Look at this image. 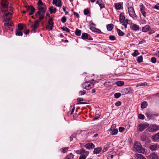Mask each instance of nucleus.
Returning <instances> with one entry per match:
<instances>
[{
	"mask_svg": "<svg viewBox=\"0 0 159 159\" xmlns=\"http://www.w3.org/2000/svg\"><path fill=\"white\" fill-rule=\"evenodd\" d=\"M133 150L136 152L143 153L145 152V149L143 148L140 144L137 142H135L133 148Z\"/></svg>",
	"mask_w": 159,
	"mask_h": 159,
	"instance_id": "nucleus-1",
	"label": "nucleus"
},
{
	"mask_svg": "<svg viewBox=\"0 0 159 159\" xmlns=\"http://www.w3.org/2000/svg\"><path fill=\"white\" fill-rule=\"evenodd\" d=\"M39 11H37V13L39 15V18L40 20H43L44 18L43 14L45 12L46 9L44 8L41 6H38Z\"/></svg>",
	"mask_w": 159,
	"mask_h": 159,
	"instance_id": "nucleus-2",
	"label": "nucleus"
},
{
	"mask_svg": "<svg viewBox=\"0 0 159 159\" xmlns=\"http://www.w3.org/2000/svg\"><path fill=\"white\" fill-rule=\"evenodd\" d=\"M2 12H3V18L5 21H9L11 19V16L12 14L10 12H7L3 9L2 10Z\"/></svg>",
	"mask_w": 159,
	"mask_h": 159,
	"instance_id": "nucleus-3",
	"label": "nucleus"
},
{
	"mask_svg": "<svg viewBox=\"0 0 159 159\" xmlns=\"http://www.w3.org/2000/svg\"><path fill=\"white\" fill-rule=\"evenodd\" d=\"M94 86V84L92 82L86 81L84 83L82 84L83 89L86 90H89Z\"/></svg>",
	"mask_w": 159,
	"mask_h": 159,
	"instance_id": "nucleus-4",
	"label": "nucleus"
},
{
	"mask_svg": "<svg viewBox=\"0 0 159 159\" xmlns=\"http://www.w3.org/2000/svg\"><path fill=\"white\" fill-rule=\"evenodd\" d=\"M128 11L129 16L134 20H136L137 17L135 13L134 8L132 7H129L128 8Z\"/></svg>",
	"mask_w": 159,
	"mask_h": 159,
	"instance_id": "nucleus-5",
	"label": "nucleus"
},
{
	"mask_svg": "<svg viewBox=\"0 0 159 159\" xmlns=\"http://www.w3.org/2000/svg\"><path fill=\"white\" fill-rule=\"evenodd\" d=\"M40 20L39 18L35 20L34 24L32 25H31L32 29L33 30H35L36 29L38 28L39 26V22L41 20Z\"/></svg>",
	"mask_w": 159,
	"mask_h": 159,
	"instance_id": "nucleus-6",
	"label": "nucleus"
},
{
	"mask_svg": "<svg viewBox=\"0 0 159 159\" xmlns=\"http://www.w3.org/2000/svg\"><path fill=\"white\" fill-rule=\"evenodd\" d=\"M148 129L150 132H155L159 129V126L156 125H152L150 126Z\"/></svg>",
	"mask_w": 159,
	"mask_h": 159,
	"instance_id": "nucleus-7",
	"label": "nucleus"
},
{
	"mask_svg": "<svg viewBox=\"0 0 159 159\" xmlns=\"http://www.w3.org/2000/svg\"><path fill=\"white\" fill-rule=\"evenodd\" d=\"M148 125L147 124H140L138 125V130L140 132H142L145 129L148 127Z\"/></svg>",
	"mask_w": 159,
	"mask_h": 159,
	"instance_id": "nucleus-8",
	"label": "nucleus"
},
{
	"mask_svg": "<svg viewBox=\"0 0 159 159\" xmlns=\"http://www.w3.org/2000/svg\"><path fill=\"white\" fill-rule=\"evenodd\" d=\"M149 148L152 151L157 150L159 148V145L157 144L151 145L149 146Z\"/></svg>",
	"mask_w": 159,
	"mask_h": 159,
	"instance_id": "nucleus-9",
	"label": "nucleus"
},
{
	"mask_svg": "<svg viewBox=\"0 0 159 159\" xmlns=\"http://www.w3.org/2000/svg\"><path fill=\"white\" fill-rule=\"evenodd\" d=\"M8 2L6 0H2L1 5L2 7L4 8H7L8 5Z\"/></svg>",
	"mask_w": 159,
	"mask_h": 159,
	"instance_id": "nucleus-10",
	"label": "nucleus"
},
{
	"mask_svg": "<svg viewBox=\"0 0 159 159\" xmlns=\"http://www.w3.org/2000/svg\"><path fill=\"white\" fill-rule=\"evenodd\" d=\"M148 157L149 159H158V156L154 152L150 154Z\"/></svg>",
	"mask_w": 159,
	"mask_h": 159,
	"instance_id": "nucleus-11",
	"label": "nucleus"
},
{
	"mask_svg": "<svg viewBox=\"0 0 159 159\" xmlns=\"http://www.w3.org/2000/svg\"><path fill=\"white\" fill-rule=\"evenodd\" d=\"M130 28L132 30L134 31L138 30L139 29V27L138 25L134 23H133L132 25H131Z\"/></svg>",
	"mask_w": 159,
	"mask_h": 159,
	"instance_id": "nucleus-12",
	"label": "nucleus"
},
{
	"mask_svg": "<svg viewBox=\"0 0 159 159\" xmlns=\"http://www.w3.org/2000/svg\"><path fill=\"white\" fill-rule=\"evenodd\" d=\"M85 148L88 149L93 148L95 147L94 144L92 143H88L85 145Z\"/></svg>",
	"mask_w": 159,
	"mask_h": 159,
	"instance_id": "nucleus-13",
	"label": "nucleus"
},
{
	"mask_svg": "<svg viewBox=\"0 0 159 159\" xmlns=\"http://www.w3.org/2000/svg\"><path fill=\"white\" fill-rule=\"evenodd\" d=\"M125 16L124 14L121 13L120 15L119 21L120 23H123L125 19Z\"/></svg>",
	"mask_w": 159,
	"mask_h": 159,
	"instance_id": "nucleus-14",
	"label": "nucleus"
},
{
	"mask_svg": "<svg viewBox=\"0 0 159 159\" xmlns=\"http://www.w3.org/2000/svg\"><path fill=\"white\" fill-rule=\"evenodd\" d=\"M135 156L136 159H146L140 154H136Z\"/></svg>",
	"mask_w": 159,
	"mask_h": 159,
	"instance_id": "nucleus-15",
	"label": "nucleus"
},
{
	"mask_svg": "<svg viewBox=\"0 0 159 159\" xmlns=\"http://www.w3.org/2000/svg\"><path fill=\"white\" fill-rule=\"evenodd\" d=\"M101 150V147H98L94 149L93 152L94 154H97L99 153Z\"/></svg>",
	"mask_w": 159,
	"mask_h": 159,
	"instance_id": "nucleus-16",
	"label": "nucleus"
},
{
	"mask_svg": "<svg viewBox=\"0 0 159 159\" xmlns=\"http://www.w3.org/2000/svg\"><path fill=\"white\" fill-rule=\"evenodd\" d=\"M110 130L111 132V134L112 135H116L118 132V130L117 129H112V127L111 128Z\"/></svg>",
	"mask_w": 159,
	"mask_h": 159,
	"instance_id": "nucleus-17",
	"label": "nucleus"
},
{
	"mask_svg": "<svg viewBox=\"0 0 159 159\" xmlns=\"http://www.w3.org/2000/svg\"><path fill=\"white\" fill-rule=\"evenodd\" d=\"M152 139L154 141H156L159 139V132L155 134L152 137Z\"/></svg>",
	"mask_w": 159,
	"mask_h": 159,
	"instance_id": "nucleus-18",
	"label": "nucleus"
},
{
	"mask_svg": "<svg viewBox=\"0 0 159 159\" xmlns=\"http://www.w3.org/2000/svg\"><path fill=\"white\" fill-rule=\"evenodd\" d=\"M149 26L148 25H146L143 28L142 30L143 32H146L149 30Z\"/></svg>",
	"mask_w": 159,
	"mask_h": 159,
	"instance_id": "nucleus-19",
	"label": "nucleus"
},
{
	"mask_svg": "<svg viewBox=\"0 0 159 159\" xmlns=\"http://www.w3.org/2000/svg\"><path fill=\"white\" fill-rule=\"evenodd\" d=\"M130 91L129 89V88H124L123 89L121 92L123 94H126L128 93Z\"/></svg>",
	"mask_w": 159,
	"mask_h": 159,
	"instance_id": "nucleus-20",
	"label": "nucleus"
},
{
	"mask_svg": "<svg viewBox=\"0 0 159 159\" xmlns=\"http://www.w3.org/2000/svg\"><path fill=\"white\" fill-rule=\"evenodd\" d=\"M114 155H115V153L111 152L108 154L107 159H112Z\"/></svg>",
	"mask_w": 159,
	"mask_h": 159,
	"instance_id": "nucleus-21",
	"label": "nucleus"
},
{
	"mask_svg": "<svg viewBox=\"0 0 159 159\" xmlns=\"http://www.w3.org/2000/svg\"><path fill=\"white\" fill-rule=\"evenodd\" d=\"M89 34L86 33H83L81 36L82 38L83 39H87L88 38Z\"/></svg>",
	"mask_w": 159,
	"mask_h": 159,
	"instance_id": "nucleus-22",
	"label": "nucleus"
},
{
	"mask_svg": "<svg viewBox=\"0 0 159 159\" xmlns=\"http://www.w3.org/2000/svg\"><path fill=\"white\" fill-rule=\"evenodd\" d=\"M115 84L118 86H121L124 84V82L122 81H118Z\"/></svg>",
	"mask_w": 159,
	"mask_h": 159,
	"instance_id": "nucleus-23",
	"label": "nucleus"
},
{
	"mask_svg": "<svg viewBox=\"0 0 159 159\" xmlns=\"http://www.w3.org/2000/svg\"><path fill=\"white\" fill-rule=\"evenodd\" d=\"M113 27V25L112 24H109L107 25V30L109 31H111Z\"/></svg>",
	"mask_w": 159,
	"mask_h": 159,
	"instance_id": "nucleus-24",
	"label": "nucleus"
},
{
	"mask_svg": "<svg viewBox=\"0 0 159 159\" xmlns=\"http://www.w3.org/2000/svg\"><path fill=\"white\" fill-rule=\"evenodd\" d=\"M4 24V26H5V28L7 30H9L11 31H12V29L10 28V26L9 25V22L5 23Z\"/></svg>",
	"mask_w": 159,
	"mask_h": 159,
	"instance_id": "nucleus-25",
	"label": "nucleus"
},
{
	"mask_svg": "<svg viewBox=\"0 0 159 159\" xmlns=\"http://www.w3.org/2000/svg\"><path fill=\"white\" fill-rule=\"evenodd\" d=\"M148 105L147 102L144 101L141 103V107L142 109L145 108Z\"/></svg>",
	"mask_w": 159,
	"mask_h": 159,
	"instance_id": "nucleus-26",
	"label": "nucleus"
},
{
	"mask_svg": "<svg viewBox=\"0 0 159 159\" xmlns=\"http://www.w3.org/2000/svg\"><path fill=\"white\" fill-rule=\"evenodd\" d=\"M117 30L118 34L119 36H122L124 35V33L123 32H122V31H121L120 30L117 29Z\"/></svg>",
	"mask_w": 159,
	"mask_h": 159,
	"instance_id": "nucleus-27",
	"label": "nucleus"
},
{
	"mask_svg": "<svg viewBox=\"0 0 159 159\" xmlns=\"http://www.w3.org/2000/svg\"><path fill=\"white\" fill-rule=\"evenodd\" d=\"M30 9V12L29 13V15H32L35 11V9L32 6Z\"/></svg>",
	"mask_w": 159,
	"mask_h": 159,
	"instance_id": "nucleus-28",
	"label": "nucleus"
},
{
	"mask_svg": "<svg viewBox=\"0 0 159 159\" xmlns=\"http://www.w3.org/2000/svg\"><path fill=\"white\" fill-rule=\"evenodd\" d=\"M81 31L80 30L76 29L75 31V34L78 36H79L81 35Z\"/></svg>",
	"mask_w": 159,
	"mask_h": 159,
	"instance_id": "nucleus-29",
	"label": "nucleus"
},
{
	"mask_svg": "<svg viewBox=\"0 0 159 159\" xmlns=\"http://www.w3.org/2000/svg\"><path fill=\"white\" fill-rule=\"evenodd\" d=\"M16 35L18 36H22L23 34L21 31L16 30Z\"/></svg>",
	"mask_w": 159,
	"mask_h": 159,
	"instance_id": "nucleus-30",
	"label": "nucleus"
},
{
	"mask_svg": "<svg viewBox=\"0 0 159 159\" xmlns=\"http://www.w3.org/2000/svg\"><path fill=\"white\" fill-rule=\"evenodd\" d=\"M147 85V83L146 82H144L143 83H140L137 84L136 85V87H138L139 86H145Z\"/></svg>",
	"mask_w": 159,
	"mask_h": 159,
	"instance_id": "nucleus-31",
	"label": "nucleus"
},
{
	"mask_svg": "<svg viewBox=\"0 0 159 159\" xmlns=\"http://www.w3.org/2000/svg\"><path fill=\"white\" fill-rule=\"evenodd\" d=\"M141 140L143 142H145L146 141L147 137L144 135H142L140 137Z\"/></svg>",
	"mask_w": 159,
	"mask_h": 159,
	"instance_id": "nucleus-32",
	"label": "nucleus"
},
{
	"mask_svg": "<svg viewBox=\"0 0 159 159\" xmlns=\"http://www.w3.org/2000/svg\"><path fill=\"white\" fill-rule=\"evenodd\" d=\"M143 61V57L142 56H140L138 57V58L137 59V61L139 63Z\"/></svg>",
	"mask_w": 159,
	"mask_h": 159,
	"instance_id": "nucleus-33",
	"label": "nucleus"
},
{
	"mask_svg": "<svg viewBox=\"0 0 159 159\" xmlns=\"http://www.w3.org/2000/svg\"><path fill=\"white\" fill-rule=\"evenodd\" d=\"M124 22L126 24H129V25H132V24H133L132 23V21L131 20H128V19H125Z\"/></svg>",
	"mask_w": 159,
	"mask_h": 159,
	"instance_id": "nucleus-34",
	"label": "nucleus"
},
{
	"mask_svg": "<svg viewBox=\"0 0 159 159\" xmlns=\"http://www.w3.org/2000/svg\"><path fill=\"white\" fill-rule=\"evenodd\" d=\"M139 54V53L138 52V51L137 50H135L134 51V52L132 53V55L133 57H135L137 56Z\"/></svg>",
	"mask_w": 159,
	"mask_h": 159,
	"instance_id": "nucleus-35",
	"label": "nucleus"
},
{
	"mask_svg": "<svg viewBox=\"0 0 159 159\" xmlns=\"http://www.w3.org/2000/svg\"><path fill=\"white\" fill-rule=\"evenodd\" d=\"M48 23L49 25H53L54 23L53 21V19L52 18H51L49 19L48 21Z\"/></svg>",
	"mask_w": 159,
	"mask_h": 159,
	"instance_id": "nucleus-36",
	"label": "nucleus"
},
{
	"mask_svg": "<svg viewBox=\"0 0 159 159\" xmlns=\"http://www.w3.org/2000/svg\"><path fill=\"white\" fill-rule=\"evenodd\" d=\"M139 8L140 9V11L145 10V7L142 3H141L139 5Z\"/></svg>",
	"mask_w": 159,
	"mask_h": 159,
	"instance_id": "nucleus-37",
	"label": "nucleus"
},
{
	"mask_svg": "<svg viewBox=\"0 0 159 159\" xmlns=\"http://www.w3.org/2000/svg\"><path fill=\"white\" fill-rule=\"evenodd\" d=\"M18 30H20V31L22 30L23 29V28H24L23 26L21 24H19L18 25Z\"/></svg>",
	"mask_w": 159,
	"mask_h": 159,
	"instance_id": "nucleus-38",
	"label": "nucleus"
},
{
	"mask_svg": "<svg viewBox=\"0 0 159 159\" xmlns=\"http://www.w3.org/2000/svg\"><path fill=\"white\" fill-rule=\"evenodd\" d=\"M73 157L74 155L72 153H70L68 156L66 157L65 159H70L71 158L73 159Z\"/></svg>",
	"mask_w": 159,
	"mask_h": 159,
	"instance_id": "nucleus-39",
	"label": "nucleus"
},
{
	"mask_svg": "<svg viewBox=\"0 0 159 159\" xmlns=\"http://www.w3.org/2000/svg\"><path fill=\"white\" fill-rule=\"evenodd\" d=\"M121 95V94L119 93H116L114 95L115 98H119L120 97Z\"/></svg>",
	"mask_w": 159,
	"mask_h": 159,
	"instance_id": "nucleus-40",
	"label": "nucleus"
},
{
	"mask_svg": "<svg viewBox=\"0 0 159 159\" xmlns=\"http://www.w3.org/2000/svg\"><path fill=\"white\" fill-rule=\"evenodd\" d=\"M115 7V8L118 10H120L121 9V6L119 3L116 4Z\"/></svg>",
	"mask_w": 159,
	"mask_h": 159,
	"instance_id": "nucleus-41",
	"label": "nucleus"
},
{
	"mask_svg": "<svg viewBox=\"0 0 159 159\" xmlns=\"http://www.w3.org/2000/svg\"><path fill=\"white\" fill-rule=\"evenodd\" d=\"M56 6L57 7H61L62 6L61 0H58Z\"/></svg>",
	"mask_w": 159,
	"mask_h": 159,
	"instance_id": "nucleus-42",
	"label": "nucleus"
},
{
	"mask_svg": "<svg viewBox=\"0 0 159 159\" xmlns=\"http://www.w3.org/2000/svg\"><path fill=\"white\" fill-rule=\"evenodd\" d=\"M68 147L63 148H61V152L64 153L68 151Z\"/></svg>",
	"mask_w": 159,
	"mask_h": 159,
	"instance_id": "nucleus-43",
	"label": "nucleus"
},
{
	"mask_svg": "<svg viewBox=\"0 0 159 159\" xmlns=\"http://www.w3.org/2000/svg\"><path fill=\"white\" fill-rule=\"evenodd\" d=\"M138 118L140 119L143 120L144 119V116L143 115L140 114L138 116Z\"/></svg>",
	"mask_w": 159,
	"mask_h": 159,
	"instance_id": "nucleus-44",
	"label": "nucleus"
},
{
	"mask_svg": "<svg viewBox=\"0 0 159 159\" xmlns=\"http://www.w3.org/2000/svg\"><path fill=\"white\" fill-rule=\"evenodd\" d=\"M86 158V155L84 154H81L79 157V159H85Z\"/></svg>",
	"mask_w": 159,
	"mask_h": 159,
	"instance_id": "nucleus-45",
	"label": "nucleus"
},
{
	"mask_svg": "<svg viewBox=\"0 0 159 159\" xmlns=\"http://www.w3.org/2000/svg\"><path fill=\"white\" fill-rule=\"evenodd\" d=\"M61 29L63 31H65L67 32H69L70 31V30L67 27H61Z\"/></svg>",
	"mask_w": 159,
	"mask_h": 159,
	"instance_id": "nucleus-46",
	"label": "nucleus"
},
{
	"mask_svg": "<svg viewBox=\"0 0 159 159\" xmlns=\"http://www.w3.org/2000/svg\"><path fill=\"white\" fill-rule=\"evenodd\" d=\"M76 136V135L75 134H72L70 137V141H71L74 138H75Z\"/></svg>",
	"mask_w": 159,
	"mask_h": 159,
	"instance_id": "nucleus-47",
	"label": "nucleus"
},
{
	"mask_svg": "<svg viewBox=\"0 0 159 159\" xmlns=\"http://www.w3.org/2000/svg\"><path fill=\"white\" fill-rule=\"evenodd\" d=\"M61 20L62 23H65L66 20V17L65 16H64L61 18Z\"/></svg>",
	"mask_w": 159,
	"mask_h": 159,
	"instance_id": "nucleus-48",
	"label": "nucleus"
},
{
	"mask_svg": "<svg viewBox=\"0 0 159 159\" xmlns=\"http://www.w3.org/2000/svg\"><path fill=\"white\" fill-rule=\"evenodd\" d=\"M84 15H87L89 13V11L87 9H85L84 11Z\"/></svg>",
	"mask_w": 159,
	"mask_h": 159,
	"instance_id": "nucleus-49",
	"label": "nucleus"
},
{
	"mask_svg": "<svg viewBox=\"0 0 159 159\" xmlns=\"http://www.w3.org/2000/svg\"><path fill=\"white\" fill-rule=\"evenodd\" d=\"M109 38L111 40H114L116 39V37L113 35H110L109 37Z\"/></svg>",
	"mask_w": 159,
	"mask_h": 159,
	"instance_id": "nucleus-50",
	"label": "nucleus"
},
{
	"mask_svg": "<svg viewBox=\"0 0 159 159\" xmlns=\"http://www.w3.org/2000/svg\"><path fill=\"white\" fill-rule=\"evenodd\" d=\"M156 58L155 57H152L151 58V61L153 63H155L156 62Z\"/></svg>",
	"mask_w": 159,
	"mask_h": 159,
	"instance_id": "nucleus-51",
	"label": "nucleus"
},
{
	"mask_svg": "<svg viewBox=\"0 0 159 159\" xmlns=\"http://www.w3.org/2000/svg\"><path fill=\"white\" fill-rule=\"evenodd\" d=\"M121 104V102L119 101L116 102L115 103V105L117 107H118L120 106Z\"/></svg>",
	"mask_w": 159,
	"mask_h": 159,
	"instance_id": "nucleus-52",
	"label": "nucleus"
},
{
	"mask_svg": "<svg viewBox=\"0 0 159 159\" xmlns=\"http://www.w3.org/2000/svg\"><path fill=\"white\" fill-rule=\"evenodd\" d=\"M79 93L81 95H83L85 94L86 91L84 90L83 91H80L79 92Z\"/></svg>",
	"mask_w": 159,
	"mask_h": 159,
	"instance_id": "nucleus-53",
	"label": "nucleus"
},
{
	"mask_svg": "<svg viewBox=\"0 0 159 159\" xmlns=\"http://www.w3.org/2000/svg\"><path fill=\"white\" fill-rule=\"evenodd\" d=\"M43 5V2L41 0H39L37 3L38 6H41Z\"/></svg>",
	"mask_w": 159,
	"mask_h": 159,
	"instance_id": "nucleus-54",
	"label": "nucleus"
},
{
	"mask_svg": "<svg viewBox=\"0 0 159 159\" xmlns=\"http://www.w3.org/2000/svg\"><path fill=\"white\" fill-rule=\"evenodd\" d=\"M32 6H25V7L26 8V12L28 11H30V8H31Z\"/></svg>",
	"mask_w": 159,
	"mask_h": 159,
	"instance_id": "nucleus-55",
	"label": "nucleus"
},
{
	"mask_svg": "<svg viewBox=\"0 0 159 159\" xmlns=\"http://www.w3.org/2000/svg\"><path fill=\"white\" fill-rule=\"evenodd\" d=\"M141 12L142 15H143V16L144 17H146V13L145 11V10H143L141 11Z\"/></svg>",
	"mask_w": 159,
	"mask_h": 159,
	"instance_id": "nucleus-56",
	"label": "nucleus"
},
{
	"mask_svg": "<svg viewBox=\"0 0 159 159\" xmlns=\"http://www.w3.org/2000/svg\"><path fill=\"white\" fill-rule=\"evenodd\" d=\"M125 130V128L122 127H120L119 129V130L120 132H123Z\"/></svg>",
	"mask_w": 159,
	"mask_h": 159,
	"instance_id": "nucleus-57",
	"label": "nucleus"
},
{
	"mask_svg": "<svg viewBox=\"0 0 159 159\" xmlns=\"http://www.w3.org/2000/svg\"><path fill=\"white\" fill-rule=\"evenodd\" d=\"M53 25H49V26H48L46 28H47V29H50V30H51L53 29Z\"/></svg>",
	"mask_w": 159,
	"mask_h": 159,
	"instance_id": "nucleus-58",
	"label": "nucleus"
},
{
	"mask_svg": "<svg viewBox=\"0 0 159 159\" xmlns=\"http://www.w3.org/2000/svg\"><path fill=\"white\" fill-rule=\"evenodd\" d=\"M153 8L157 10H159V4L155 5L154 7H153Z\"/></svg>",
	"mask_w": 159,
	"mask_h": 159,
	"instance_id": "nucleus-59",
	"label": "nucleus"
},
{
	"mask_svg": "<svg viewBox=\"0 0 159 159\" xmlns=\"http://www.w3.org/2000/svg\"><path fill=\"white\" fill-rule=\"evenodd\" d=\"M76 153L80 154L82 153V152H81V149L78 150L76 151Z\"/></svg>",
	"mask_w": 159,
	"mask_h": 159,
	"instance_id": "nucleus-60",
	"label": "nucleus"
},
{
	"mask_svg": "<svg viewBox=\"0 0 159 159\" xmlns=\"http://www.w3.org/2000/svg\"><path fill=\"white\" fill-rule=\"evenodd\" d=\"M63 10L64 11L65 13L66 14H67L68 13V11H66V7L64 6H63L62 7Z\"/></svg>",
	"mask_w": 159,
	"mask_h": 159,
	"instance_id": "nucleus-61",
	"label": "nucleus"
},
{
	"mask_svg": "<svg viewBox=\"0 0 159 159\" xmlns=\"http://www.w3.org/2000/svg\"><path fill=\"white\" fill-rule=\"evenodd\" d=\"M99 6L100 7L101 9L105 7V6L104 5V4H102H102L99 3Z\"/></svg>",
	"mask_w": 159,
	"mask_h": 159,
	"instance_id": "nucleus-62",
	"label": "nucleus"
},
{
	"mask_svg": "<svg viewBox=\"0 0 159 159\" xmlns=\"http://www.w3.org/2000/svg\"><path fill=\"white\" fill-rule=\"evenodd\" d=\"M74 15L76 16L77 18H79L80 17V15L79 14L76 12H74Z\"/></svg>",
	"mask_w": 159,
	"mask_h": 159,
	"instance_id": "nucleus-63",
	"label": "nucleus"
},
{
	"mask_svg": "<svg viewBox=\"0 0 159 159\" xmlns=\"http://www.w3.org/2000/svg\"><path fill=\"white\" fill-rule=\"evenodd\" d=\"M84 99L83 98H79L77 99V101L78 102H81L83 101Z\"/></svg>",
	"mask_w": 159,
	"mask_h": 159,
	"instance_id": "nucleus-64",
	"label": "nucleus"
}]
</instances>
